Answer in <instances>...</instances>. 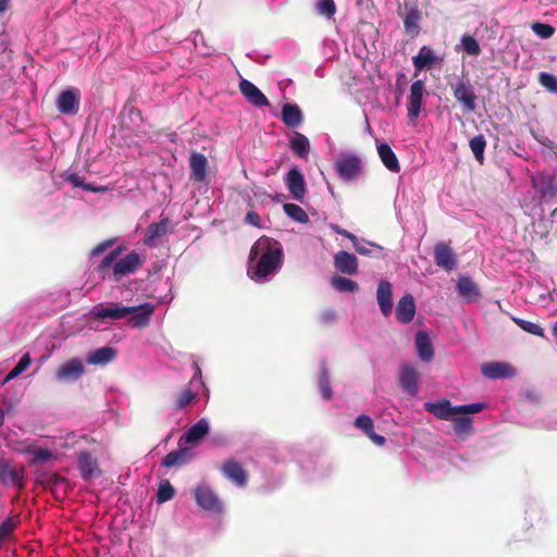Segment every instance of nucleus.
<instances>
[{
  "instance_id": "1",
  "label": "nucleus",
  "mask_w": 557,
  "mask_h": 557,
  "mask_svg": "<svg viewBox=\"0 0 557 557\" xmlns=\"http://www.w3.org/2000/svg\"><path fill=\"white\" fill-rule=\"evenodd\" d=\"M283 250L277 240L262 236L249 251L248 275L252 280H262L276 273L282 265Z\"/></svg>"
},
{
  "instance_id": "2",
  "label": "nucleus",
  "mask_w": 557,
  "mask_h": 557,
  "mask_svg": "<svg viewBox=\"0 0 557 557\" xmlns=\"http://www.w3.org/2000/svg\"><path fill=\"white\" fill-rule=\"evenodd\" d=\"M121 252L122 248L110 251L97 267V272L101 274L102 278H106L107 271L111 269L113 280L119 282L122 277L135 273L141 265L140 256L136 251H131L124 258L117 260Z\"/></svg>"
},
{
  "instance_id": "3",
  "label": "nucleus",
  "mask_w": 557,
  "mask_h": 557,
  "mask_svg": "<svg viewBox=\"0 0 557 557\" xmlns=\"http://www.w3.org/2000/svg\"><path fill=\"white\" fill-rule=\"evenodd\" d=\"M454 98L460 103L465 111L474 112L476 109V99L474 88L468 78H458L450 84Z\"/></svg>"
},
{
  "instance_id": "4",
  "label": "nucleus",
  "mask_w": 557,
  "mask_h": 557,
  "mask_svg": "<svg viewBox=\"0 0 557 557\" xmlns=\"http://www.w3.org/2000/svg\"><path fill=\"white\" fill-rule=\"evenodd\" d=\"M335 169L341 178L352 181L360 176L362 172V161L356 154L344 152L336 159Z\"/></svg>"
},
{
  "instance_id": "5",
  "label": "nucleus",
  "mask_w": 557,
  "mask_h": 557,
  "mask_svg": "<svg viewBox=\"0 0 557 557\" xmlns=\"http://www.w3.org/2000/svg\"><path fill=\"white\" fill-rule=\"evenodd\" d=\"M81 91L71 87L63 90L57 99V108L60 113L74 115L78 112Z\"/></svg>"
},
{
  "instance_id": "6",
  "label": "nucleus",
  "mask_w": 557,
  "mask_h": 557,
  "mask_svg": "<svg viewBox=\"0 0 557 557\" xmlns=\"http://www.w3.org/2000/svg\"><path fill=\"white\" fill-rule=\"evenodd\" d=\"M132 311L127 321L131 327L145 329L150 324L151 315L154 312V305L145 302L139 306L128 307Z\"/></svg>"
},
{
  "instance_id": "7",
  "label": "nucleus",
  "mask_w": 557,
  "mask_h": 557,
  "mask_svg": "<svg viewBox=\"0 0 557 557\" xmlns=\"http://www.w3.org/2000/svg\"><path fill=\"white\" fill-rule=\"evenodd\" d=\"M533 187L539 191L543 200H549L557 196V176L548 173H541L532 178Z\"/></svg>"
},
{
  "instance_id": "8",
  "label": "nucleus",
  "mask_w": 557,
  "mask_h": 557,
  "mask_svg": "<svg viewBox=\"0 0 557 557\" xmlns=\"http://www.w3.org/2000/svg\"><path fill=\"white\" fill-rule=\"evenodd\" d=\"M434 261L437 267L445 271H451L457 264L455 252L448 243L440 242L434 247Z\"/></svg>"
},
{
  "instance_id": "9",
  "label": "nucleus",
  "mask_w": 557,
  "mask_h": 557,
  "mask_svg": "<svg viewBox=\"0 0 557 557\" xmlns=\"http://www.w3.org/2000/svg\"><path fill=\"white\" fill-rule=\"evenodd\" d=\"M171 226V220L168 216H162L159 222L150 223L143 239L144 245L148 247H156L157 239L168 234Z\"/></svg>"
},
{
  "instance_id": "10",
  "label": "nucleus",
  "mask_w": 557,
  "mask_h": 557,
  "mask_svg": "<svg viewBox=\"0 0 557 557\" xmlns=\"http://www.w3.org/2000/svg\"><path fill=\"white\" fill-rule=\"evenodd\" d=\"M195 499L199 507L205 510L220 512L222 504L218 496L207 486H197L195 488Z\"/></svg>"
},
{
  "instance_id": "11",
  "label": "nucleus",
  "mask_w": 557,
  "mask_h": 557,
  "mask_svg": "<svg viewBox=\"0 0 557 557\" xmlns=\"http://www.w3.org/2000/svg\"><path fill=\"white\" fill-rule=\"evenodd\" d=\"M481 373L492 380L513 377L517 373L516 369L505 362H486L481 366Z\"/></svg>"
},
{
  "instance_id": "12",
  "label": "nucleus",
  "mask_w": 557,
  "mask_h": 557,
  "mask_svg": "<svg viewBox=\"0 0 557 557\" xmlns=\"http://www.w3.org/2000/svg\"><path fill=\"white\" fill-rule=\"evenodd\" d=\"M84 372L85 368L82 360L73 358L57 370V379L60 382H74L78 380Z\"/></svg>"
},
{
  "instance_id": "13",
  "label": "nucleus",
  "mask_w": 557,
  "mask_h": 557,
  "mask_svg": "<svg viewBox=\"0 0 557 557\" xmlns=\"http://www.w3.org/2000/svg\"><path fill=\"white\" fill-rule=\"evenodd\" d=\"M425 94V87L423 81H416L410 87V94L408 97V116L416 119L419 116L422 106V98Z\"/></svg>"
},
{
  "instance_id": "14",
  "label": "nucleus",
  "mask_w": 557,
  "mask_h": 557,
  "mask_svg": "<svg viewBox=\"0 0 557 557\" xmlns=\"http://www.w3.org/2000/svg\"><path fill=\"white\" fill-rule=\"evenodd\" d=\"M77 466L81 476L88 481L94 476H99L101 470L99 469L97 459L88 451H81L77 456Z\"/></svg>"
},
{
  "instance_id": "15",
  "label": "nucleus",
  "mask_w": 557,
  "mask_h": 557,
  "mask_svg": "<svg viewBox=\"0 0 557 557\" xmlns=\"http://www.w3.org/2000/svg\"><path fill=\"white\" fill-rule=\"evenodd\" d=\"M221 471L226 479L232 481L237 486L243 487L247 484V481H248L247 472L242 467V465L238 461H236L235 459L226 460L223 463Z\"/></svg>"
},
{
  "instance_id": "16",
  "label": "nucleus",
  "mask_w": 557,
  "mask_h": 557,
  "mask_svg": "<svg viewBox=\"0 0 557 557\" xmlns=\"http://www.w3.org/2000/svg\"><path fill=\"white\" fill-rule=\"evenodd\" d=\"M131 309L120 304L111 302L108 306L96 307L92 314L98 320H121L131 313Z\"/></svg>"
},
{
  "instance_id": "17",
  "label": "nucleus",
  "mask_w": 557,
  "mask_h": 557,
  "mask_svg": "<svg viewBox=\"0 0 557 557\" xmlns=\"http://www.w3.org/2000/svg\"><path fill=\"white\" fill-rule=\"evenodd\" d=\"M334 267L343 274L354 275L358 272V259L355 255L341 250L334 256Z\"/></svg>"
},
{
  "instance_id": "18",
  "label": "nucleus",
  "mask_w": 557,
  "mask_h": 557,
  "mask_svg": "<svg viewBox=\"0 0 557 557\" xmlns=\"http://www.w3.org/2000/svg\"><path fill=\"white\" fill-rule=\"evenodd\" d=\"M239 90L255 107L261 108L269 104V100L263 95V92L255 84L247 79L240 81Z\"/></svg>"
},
{
  "instance_id": "19",
  "label": "nucleus",
  "mask_w": 557,
  "mask_h": 557,
  "mask_svg": "<svg viewBox=\"0 0 557 557\" xmlns=\"http://www.w3.org/2000/svg\"><path fill=\"white\" fill-rule=\"evenodd\" d=\"M376 299L381 312L388 317L393 310V290L388 281H380L376 289Z\"/></svg>"
},
{
  "instance_id": "20",
  "label": "nucleus",
  "mask_w": 557,
  "mask_h": 557,
  "mask_svg": "<svg viewBox=\"0 0 557 557\" xmlns=\"http://www.w3.org/2000/svg\"><path fill=\"white\" fill-rule=\"evenodd\" d=\"M286 185L292 194L293 198L296 200H302L306 194V183L304 175L297 169H292L287 173Z\"/></svg>"
},
{
  "instance_id": "21",
  "label": "nucleus",
  "mask_w": 557,
  "mask_h": 557,
  "mask_svg": "<svg viewBox=\"0 0 557 557\" xmlns=\"http://www.w3.org/2000/svg\"><path fill=\"white\" fill-rule=\"evenodd\" d=\"M416 314V304L411 294L403 296L396 306V318L399 322L410 323Z\"/></svg>"
},
{
  "instance_id": "22",
  "label": "nucleus",
  "mask_w": 557,
  "mask_h": 557,
  "mask_svg": "<svg viewBox=\"0 0 557 557\" xmlns=\"http://www.w3.org/2000/svg\"><path fill=\"white\" fill-rule=\"evenodd\" d=\"M440 61H442V59L438 58L433 49L428 46L421 47L418 54L412 58L416 72H420L425 69L430 70Z\"/></svg>"
},
{
  "instance_id": "23",
  "label": "nucleus",
  "mask_w": 557,
  "mask_h": 557,
  "mask_svg": "<svg viewBox=\"0 0 557 557\" xmlns=\"http://www.w3.org/2000/svg\"><path fill=\"white\" fill-rule=\"evenodd\" d=\"M425 409L442 420H451L458 414V406H451L449 400H441L437 403H426Z\"/></svg>"
},
{
  "instance_id": "24",
  "label": "nucleus",
  "mask_w": 557,
  "mask_h": 557,
  "mask_svg": "<svg viewBox=\"0 0 557 557\" xmlns=\"http://www.w3.org/2000/svg\"><path fill=\"white\" fill-rule=\"evenodd\" d=\"M191 178L196 182H203L207 177L208 160L205 154L194 151L189 158Z\"/></svg>"
},
{
  "instance_id": "25",
  "label": "nucleus",
  "mask_w": 557,
  "mask_h": 557,
  "mask_svg": "<svg viewBox=\"0 0 557 557\" xmlns=\"http://www.w3.org/2000/svg\"><path fill=\"white\" fill-rule=\"evenodd\" d=\"M400 386L404 391H406L410 395H416L418 392V372L417 370L410 366L406 364L403 368L400 374Z\"/></svg>"
},
{
  "instance_id": "26",
  "label": "nucleus",
  "mask_w": 557,
  "mask_h": 557,
  "mask_svg": "<svg viewBox=\"0 0 557 557\" xmlns=\"http://www.w3.org/2000/svg\"><path fill=\"white\" fill-rule=\"evenodd\" d=\"M282 121L292 128L298 127L304 122V114L297 104L286 103L282 108Z\"/></svg>"
},
{
  "instance_id": "27",
  "label": "nucleus",
  "mask_w": 557,
  "mask_h": 557,
  "mask_svg": "<svg viewBox=\"0 0 557 557\" xmlns=\"http://www.w3.org/2000/svg\"><path fill=\"white\" fill-rule=\"evenodd\" d=\"M377 153L387 170L393 173H398L400 171L398 159L388 144H379Z\"/></svg>"
},
{
  "instance_id": "28",
  "label": "nucleus",
  "mask_w": 557,
  "mask_h": 557,
  "mask_svg": "<svg viewBox=\"0 0 557 557\" xmlns=\"http://www.w3.org/2000/svg\"><path fill=\"white\" fill-rule=\"evenodd\" d=\"M209 432V425L206 420L201 419L190 426L180 438V443L193 444L200 441Z\"/></svg>"
},
{
  "instance_id": "29",
  "label": "nucleus",
  "mask_w": 557,
  "mask_h": 557,
  "mask_svg": "<svg viewBox=\"0 0 557 557\" xmlns=\"http://www.w3.org/2000/svg\"><path fill=\"white\" fill-rule=\"evenodd\" d=\"M116 356V350L112 347H101L90 351L87 356V363L94 366H104L111 362Z\"/></svg>"
},
{
  "instance_id": "30",
  "label": "nucleus",
  "mask_w": 557,
  "mask_h": 557,
  "mask_svg": "<svg viewBox=\"0 0 557 557\" xmlns=\"http://www.w3.org/2000/svg\"><path fill=\"white\" fill-rule=\"evenodd\" d=\"M457 292L459 296L467 301H472L480 296V289L469 276H460L457 282Z\"/></svg>"
},
{
  "instance_id": "31",
  "label": "nucleus",
  "mask_w": 557,
  "mask_h": 557,
  "mask_svg": "<svg viewBox=\"0 0 557 557\" xmlns=\"http://www.w3.org/2000/svg\"><path fill=\"white\" fill-rule=\"evenodd\" d=\"M416 346L418 355L423 361H431L434 357V349L429 335L424 331L416 334Z\"/></svg>"
},
{
  "instance_id": "32",
  "label": "nucleus",
  "mask_w": 557,
  "mask_h": 557,
  "mask_svg": "<svg viewBox=\"0 0 557 557\" xmlns=\"http://www.w3.org/2000/svg\"><path fill=\"white\" fill-rule=\"evenodd\" d=\"M0 479L3 484L16 485L20 488L23 486L22 472L12 468L5 460L0 461Z\"/></svg>"
},
{
  "instance_id": "33",
  "label": "nucleus",
  "mask_w": 557,
  "mask_h": 557,
  "mask_svg": "<svg viewBox=\"0 0 557 557\" xmlns=\"http://www.w3.org/2000/svg\"><path fill=\"white\" fill-rule=\"evenodd\" d=\"M21 451L33 456L30 461L33 465L48 462L55 458V454L49 448H40L34 444L25 445Z\"/></svg>"
},
{
  "instance_id": "34",
  "label": "nucleus",
  "mask_w": 557,
  "mask_h": 557,
  "mask_svg": "<svg viewBox=\"0 0 557 557\" xmlns=\"http://www.w3.org/2000/svg\"><path fill=\"white\" fill-rule=\"evenodd\" d=\"M191 457V453L188 448H178L170 451L162 460V466L166 468L183 466Z\"/></svg>"
},
{
  "instance_id": "35",
  "label": "nucleus",
  "mask_w": 557,
  "mask_h": 557,
  "mask_svg": "<svg viewBox=\"0 0 557 557\" xmlns=\"http://www.w3.org/2000/svg\"><path fill=\"white\" fill-rule=\"evenodd\" d=\"M289 146L292 151L299 158H307L310 152L309 139L301 133H296L290 139Z\"/></svg>"
},
{
  "instance_id": "36",
  "label": "nucleus",
  "mask_w": 557,
  "mask_h": 557,
  "mask_svg": "<svg viewBox=\"0 0 557 557\" xmlns=\"http://www.w3.org/2000/svg\"><path fill=\"white\" fill-rule=\"evenodd\" d=\"M198 399V394L187 387L174 398L173 408L175 411H182L191 406Z\"/></svg>"
},
{
  "instance_id": "37",
  "label": "nucleus",
  "mask_w": 557,
  "mask_h": 557,
  "mask_svg": "<svg viewBox=\"0 0 557 557\" xmlns=\"http://www.w3.org/2000/svg\"><path fill=\"white\" fill-rule=\"evenodd\" d=\"M469 146H470L471 151L473 152V156H474L475 160L480 164H483V162H484V150H485V147H486L485 137L483 135L474 136L473 138L470 139Z\"/></svg>"
},
{
  "instance_id": "38",
  "label": "nucleus",
  "mask_w": 557,
  "mask_h": 557,
  "mask_svg": "<svg viewBox=\"0 0 557 557\" xmlns=\"http://www.w3.org/2000/svg\"><path fill=\"white\" fill-rule=\"evenodd\" d=\"M331 284L338 292L355 293L359 289V286L355 281L345 276H334Z\"/></svg>"
},
{
  "instance_id": "39",
  "label": "nucleus",
  "mask_w": 557,
  "mask_h": 557,
  "mask_svg": "<svg viewBox=\"0 0 557 557\" xmlns=\"http://www.w3.org/2000/svg\"><path fill=\"white\" fill-rule=\"evenodd\" d=\"M420 18L421 16L418 10L408 11L404 17L405 30L409 34H412L413 36L418 35Z\"/></svg>"
},
{
  "instance_id": "40",
  "label": "nucleus",
  "mask_w": 557,
  "mask_h": 557,
  "mask_svg": "<svg viewBox=\"0 0 557 557\" xmlns=\"http://www.w3.org/2000/svg\"><path fill=\"white\" fill-rule=\"evenodd\" d=\"M284 212L294 221L299 223L309 222V216L306 211L298 205L295 203H285L283 206Z\"/></svg>"
},
{
  "instance_id": "41",
  "label": "nucleus",
  "mask_w": 557,
  "mask_h": 557,
  "mask_svg": "<svg viewBox=\"0 0 557 557\" xmlns=\"http://www.w3.org/2000/svg\"><path fill=\"white\" fill-rule=\"evenodd\" d=\"M453 422H454V430H455V433L458 435V436H468L471 434L472 432V420L471 418L469 417H459V418H454L453 417Z\"/></svg>"
},
{
  "instance_id": "42",
  "label": "nucleus",
  "mask_w": 557,
  "mask_h": 557,
  "mask_svg": "<svg viewBox=\"0 0 557 557\" xmlns=\"http://www.w3.org/2000/svg\"><path fill=\"white\" fill-rule=\"evenodd\" d=\"M175 496V488L169 480H162L157 492V503L163 504Z\"/></svg>"
},
{
  "instance_id": "43",
  "label": "nucleus",
  "mask_w": 557,
  "mask_h": 557,
  "mask_svg": "<svg viewBox=\"0 0 557 557\" xmlns=\"http://www.w3.org/2000/svg\"><path fill=\"white\" fill-rule=\"evenodd\" d=\"M64 180L71 183L73 186L83 188L84 190L88 191L97 193L104 189L103 187H95L92 184L85 183L84 178L76 173L65 174Z\"/></svg>"
},
{
  "instance_id": "44",
  "label": "nucleus",
  "mask_w": 557,
  "mask_h": 557,
  "mask_svg": "<svg viewBox=\"0 0 557 557\" xmlns=\"http://www.w3.org/2000/svg\"><path fill=\"white\" fill-rule=\"evenodd\" d=\"M461 45H462L463 51L468 55L478 57L481 53V47H480L479 42L471 35H468V34L463 35L461 37Z\"/></svg>"
},
{
  "instance_id": "45",
  "label": "nucleus",
  "mask_w": 557,
  "mask_h": 557,
  "mask_svg": "<svg viewBox=\"0 0 557 557\" xmlns=\"http://www.w3.org/2000/svg\"><path fill=\"white\" fill-rule=\"evenodd\" d=\"M30 361L32 360L28 352L23 355L16 366L8 373L4 382H8L23 373L29 367Z\"/></svg>"
},
{
  "instance_id": "46",
  "label": "nucleus",
  "mask_w": 557,
  "mask_h": 557,
  "mask_svg": "<svg viewBox=\"0 0 557 557\" xmlns=\"http://www.w3.org/2000/svg\"><path fill=\"white\" fill-rule=\"evenodd\" d=\"M539 83L547 91L557 94V77L547 72H540Z\"/></svg>"
},
{
  "instance_id": "47",
  "label": "nucleus",
  "mask_w": 557,
  "mask_h": 557,
  "mask_svg": "<svg viewBox=\"0 0 557 557\" xmlns=\"http://www.w3.org/2000/svg\"><path fill=\"white\" fill-rule=\"evenodd\" d=\"M319 386L322 397L330 400L333 396V391L330 384V377L326 369H323L319 379Z\"/></svg>"
},
{
  "instance_id": "48",
  "label": "nucleus",
  "mask_w": 557,
  "mask_h": 557,
  "mask_svg": "<svg viewBox=\"0 0 557 557\" xmlns=\"http://www.w3.org/2000/svg\"><path fill=\"white\" fill-rule=\"evenodd\" d=\"M515 322L523 331L540 337H544V330L539 324L523 319H515Z\"/></svg>"
},
{
  "instance_id": "49",
  "label": "nucleus",
  "mask_w": 557,
  "mask_h": 557,
  "mask_svg": "<svg viewBox=\"0 0 557 557\" xmlns=\"http://www.w3.org/2000/svg\"><path fill=\"white\" fill-rule=\"evenodd\" d=\"M364 244H368L369 246L377 249L379 251L383 250V247L381 245L372 243V242H366V240L360 242L358 237H357V242L352 243V246L359 255L372 257L373 256L372 250L370 248H368Z\"/></svg>"
},
{
  "instance_id": "50",
  "label": "nucleus",
  "mask_w": 557,
  "mask_h": 557,
  "mask_svg": "<svg viewBox=\"0 0 557 557\" xmlns=\"http://www.w3.org/2000/svg\"><path fill=\"white\" fill-rule=\"evenodd\" d=\"M317 11L329 18H331L336 12V5L334 0H319L315 4Z\"/></svg>"
},
{
  "instance_id": "51",
  "label": "nucleus",
  "mask_w": 557,
  "mask_h": 557,
  "mask_svg": "<svg viewBox=\"0 0 557 557\" xmlns=\"http://www.w3.org/2000/svg\"><path fill=\"white\" fill-rule=\"evenodd\" d=\"M532 30L543 39L550 38L555 34V28L552 25L540 22L532 24Z\"/></svg>"
},
{
  "instance_id": "52",
  "label": "nucleus",
  "mask_w": 557,
  "mask_h": 557,
  "mask_svg": "<svg viewBox=\"0 0 557 557\" xmlns=\"http://www.w3.org/2000/svg\"><path fill=\"white\" fill-rule=\"evenodd\" d=\"M355 426L362 430L366 435L372 433L374 429L373 420L367 414H360L355 420Z\"/></svg>"
},
{
  "instance_id": "53",
  "label": "nucleus",
  "mask_w": 557,
  "mask_h": 557,
  "mask_svg": "<svg viewBox=\"0 0 557 557\" xmlns=\"http://www.w3.org/2000/svg\"><path fill=\"white\" fill-rule=\"evenodd\" d=\"M485 407H486V405L484 403H474V404L458 406V414L479 413Z\"/></svg>"
},
{
  "instance_id": "54",
  "label": "nucleus",
  "mask_w": 557,
  "mask_h": 557,
  "mask_svg": "<svg viewBox=\"0 0 557 557\" xmlns=\"http://www.w3.org/2000/svg\"><path fill=\"white\" fill-rule=\"evenodd\" d=\"M16 528V523L12 519H7L0 524V540L9 536L14 529Z\"/></svg>"
},
{
  "instance_id": "55",
  "label": "nucleus",
  "mask_w": 557,
  "mask_h": 557,
  "mask_svg": "<svg viewBox=\"0 0 557 557\" xmlns=\"http://www.w3.org/2000/svg\"><path fill=\"white\" fill-rule=\"evenodd\" d=\"M115 239L114 238H110V239H107L102 243H99L98 245H96L92 249H91V256H100L101 253H103L108 248H110L113 244H114Z\"/></svg>"
},
{
  "instance_id": "56",
  "label": "nucleus",
  "mask_w": 557,
  "mask_h": 557,
  "mask_svg": "<svg viewBox=\"0 0 557 557\" xmlns=\"http://www.w3.org/2000/svg\"><path fill=\"white\" fill-rule=\"evenodd\" d=\"M65 481V478L58 473H50L45 479V483L51 487H57L61 483H64Z\"/></svg>"
},
{
  "instance_id": "57",
  "label": "nucleus",
  "mask_w": 557,
  "mask_h": 557,
  "mask_svg": "<svg viewBox=\"0 0 557 557\" xmlns=\"http://www.w3.org/2000/svg\"><path fill=\"white\" fill-rule=\"evenodd\" d=\"M245 222H246V223H248V224H250V225H252V226H256V227H260V226H261V224H260V222H261L260 216H259V214H258L256 211H253V210L248 211V212L246 213Z\"/></svg>"
},
{
  "instance_id": "58",
  "label": "nucleus",
  "mask_w": 557,
  "mask_h": 557,
  "mask_svg": "<svg viewBox=\"0 0 557 557\" xmlns=\"http://www.w3.org/2000/svg\"><path fill=\"white\" fill-rule=\"evenodd\" d=\"M332 228H333V231H334L335 233H337V234H339V235H342V236H344V237L348 238V239L351 242V244H352L354 242H357V236H356L355 234H352V233H350V232H348V231H346V230L342 228L341 226H338V225H333V226H332Z\"/></svg>"
},
{
  "instance_id": "59",
  "label": "nucleus",
  "mask_w": 557,
  "mask_h": 557,
  "mask_svg": "<svg viewBox=\"0 0 557 557\" xmlns=\"http://www.w3.org/2000/svg\"><path fill=\"white\" fill-rule=\"evenodd\" d=\"M375 445L383 446L386 443V438L383 435H379L372 430V433L367 435Z\"/></svg>"
},
{
  "instance_id": "60",
  "label": "nucleus",
  "mask_w": 557,
  "mask_h": 557,
  "mask_svg": "<svg viewBox=\"0 0 557 557\" xmlns=\"http://www.w3.org/2000/svg\"><path fill=\"white\" fill-rule=\"evenodd\" d=\"M10 0H0V14L9 9Z\"/></svg>"
},
{
  "instance_id": "61",
  "label": "nucleus",
  "mask_w": 557,
  "mask_h": 557,
  "mask_svg": "<svg viewBox=\"0 0 557 557\" xmlns=\"http://www.w3.org/2000/svg\"><path fill=\"white\" fill-rule=\"evenodd\" d=\"M335 315H336V314H335V312H334V311H332V310H330V311H327V312H325V313H324V317H323V318H324V320H334V319H335Z\"/></svg>"
},
{
  "instance_id": "62",
  "label": "nucleus",
  "mask_w": 557,
  "mask_h": 557,
  "mask_svg": "<svg viewBox=\"0 0 557 557\" xmlns=\"http://www.w3.org/2000/svg\"><path fill=\"white\" fill-rule=\"evenodd\" d=\"M552 333L555 337H557V321L552 326Z\"/></svg>"
}]
</instances>
